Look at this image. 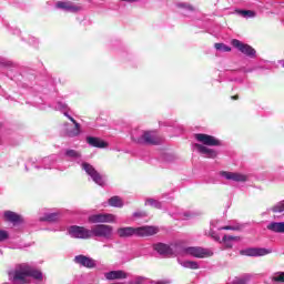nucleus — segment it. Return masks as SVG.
<instances>
[{
  "label": "nucleus",
  "mask_w": 284,
  "mask_h": 284,
  "mask_svg": "<svg viewBox=\"0 0 284 284\" xmlns=\"http://www.w3.org/2000/svg\"><path fill=\"white\" fill-rule=\"evenodd\" d=\"M183 216L184 219H190V213H184Z\"/></svg>",
  "instance_id": "44"
},
{
  "label": "nucleus",
  "mask_w": 284,
  "mask_h": 284,
  "mask_svg": "<svg viewBox=\"0 0 284 284\" xmlns=\"http://www.w3.org/2000/svg\"><path fill=\"white\" fill-rule=\"evenodd\" d=\"M4 219H6V221H8L9 223H12L13 225L21 223V215L17 214L12 211H6Z\"/></svg>",
  "instance_id": "19"
},
{
  "label": "nucleus",
  "mask_w": 284,
  "mask_h": 284,
  "mask_svg": "<svg viewBox=\"0 0 284 284\" xmlns=\"http://www.w3.org/2000/svg\"><path fill=\"white\" fill-rule=\"evenodd\" d=\"M145 281V277L143 276H136L133 280H131L129 283L130 284H143Z\"/></svg>",
  "instance_id": "36"
},
{
  "label": "nucleus",
  "mask_w": 284,
  "mask_h": 284,
  "mask_svg": "<svg viewBox=\"0 0 284 284\" xmlns=\"http://www.w3.org/2000/svg\"><path fill=\"white\" fill-rule=\"evenodd\" d=\"M133 216L134 217L143 216V213L135 212V213H133Z\"/></svg>",
  "instance_id": "41"
},
{
  "label": "nucleus",
  "mask_w": 284,
  "mask_h": 284,
  "mask_svg": "<svg viewBox=\"0 0 284 284\" xmlns=\"http://www.w3.org/2000/svg\"><path fill=\"white\" fill-rule=\"evenodd\" d=\"M195 139L200 143H203L204 145H210V146L221 145V142L216 138L209 134L197 133L195 134Z\"/></svg>",
  "instance_id": "10"
},
{
  "label": "nucleus",
  "mask_w": 284,
  "mask_h": 284,
  "mask_svg": "<svg viewBox=\"0 0 284 284\" xmlns=\"http://www.w3.org/2000/svg\"><path fill=\"white\" fill-rule=\"evenodd\" d=\"M195 148L200 154H203L206 159H216V151L204 146L203 144H195Z\"/></svg>",
  "instance_id": "17"
},
{
  "label": "nucleus",
  "mask_w": 284,
  "mask_h": 284,
  "mask_svg": "<svg viewBox=\"0 0 284 284\" xmlns=\"http://www.w3.org/2000/svg\"><path fill=\"white\" fill-rule=\"evenodd\" d=\"M40 221L54 223L55 221H59V213H45L44 216L40 217Z\"/></svg>",
  "instance_id": "27"
},
{
  "label": "nucleus",
  "mask_w": 284,
  "mask_h": 284,
  "mask_svg": "<svg viewBox=\"0 0 284 284\" xmlns=\"http://www.w3.org/2000/svg\"><path fill=\"white\" fill-rule=\"evenodd\" d=\"M68 232L71 239H92L91 230H88L83 226H70Z\"/></svg>",
  "instance_id": "6"
},
{
  "label": "nucleus",
  "mask_w": 284,
  "mask_h": 284,
  "mask_svg": "<svg viewBox=\"0 0 284 284\" xmlns=\"http://www.w3.org/2000/svg\"><path fill=\"white\" fill-rule=\"evenodd\" d=\"M220 174L223 179H226V181H234L235 183H245V181H247L246 175L236 172L223 171Z\"/></svg>",
  "instance_id": "11"
},
{
  "label": "nucleus",
  "mask_w": 284,
  "mask_h": 284,
  "mask_svg": "<svg viewBox=\"0 0 284 284\" xmlns=\"http://www.w3.org/2000/svg\"><path fill=\"white\" fill-rule=\"evenodd\" d=\"M109 205H111V207H122L123 200H121V197L119 196H112L111 199H109Z\"/></svg>",
  "instance_id": "28"
},
{
  "label": "nucleus",
  "mask_w": 284,
  "mask_h": 284,
  "mask_svg": "<svg viewBox=\"0 0 284 284\" xmlns=\"http://www.w3.org/2000/svg\"><path fill=\"white\" fill-rule=\"evenodd\" d=\"M231 99H232L233 101H236V99H239V95H233V97H231Z\"/></svg>",
  "instance_id": "45"
},
{
  "label": "nucleus",
  "mask_w": 284,
  "mask_h": 284,
  "mask_svg": "<svg viewBox=\"0 0 284 284\" xmlns=\"http://www.w3.org/2000/svg\"><path fill=\"white\" fill-rule=\"evenodd\" d=\"M146 205H151V207H156V210H161L162 204L159 200H154V199H149L146 200Z\"/></svg>",
  "instance_id": "30"
},
{
  "label": "nucleus",
  "mask_w": 284,
  "mask_h": 284,
  "mask_svg": "<svg viewBox=\"0 0 284 284\" xmlns=\"http://www.w3.org/2000/svg\"><path fill=\"white\" fill-rule=\"evenodd\" d=\"M75 263L83 267H89L90 270H92V267H97V262L92 257H88L85 255L75 256Z\"/></svg>",
  "instance_id": "15"
},
{
  "label": "nucleus",
  "mask_w": 284,
  "mask_h": 284,
  "mask_svg": "<svg viewBox=\"0 0 284 284\" xmlns=\"http://www.w3.org/2000/svg\"><path fill=\"white\" fill-rule=\"evenodd\" d=\"M178 8H182L183 10H189V12H194V7L187 3H179Z\"/></svg>",
  "instance_id": "34"
},
{
  "label": "nucleus",
  "mask_w": 284,
  "mask_h": 284,
  "mask_svg": "<svg viewBox=\"0 0 284 284\" xmlns=\"http://www.w3.org/2000/svg\"><path fill=\"white\" fill-rule=\"evenodd\" d=\"M252 283V275L250 274H244L241 275L240 277H235L232 282V284H250Z\"/></svg>",
  "instance_id": "23"
},
{
  "label": "nucleus",
  "mask_w": 284,
  "mask_h": 284,
  "mask_svg": "<svg viewBox=\"0 0 284 284\" xmlns=\"http://www.w3.org/2000/svg\"><path fill=\"white\" fill-rule=\"evenodd\" d=\"M64 156H67V159H70V161H78V163L79 161H81V153L74 150H67Z\"/></svg>",
  "instance_id": "24"
},
{
  "label": "nucleus",
  "mask_w": 284,
  "mask_h": 284,
  "mask_svg": "<svg viewBox=\"0 0 284 284\" xmlns=\"http://www.w3.org/2000/svg\"><path fill=\"white\" fill-rule=\"evenodd\" d=\"M8 231L0 230V243L3 241H8Z\"/></svg>",
  "instance_id": "39"
},
{
  "label": "nucleus",
  "mask_w": 284,
  "mask_h": 284,
  "mask_svg": "<svg viewBox=\"0 0 284 284\" xmlns=\"http://www.w3.org/2000/svg\"><path fill=\"white\" fill-rule=\"evenodd\" d=\"M154 284H170V281H160V282H155Z\"/></svg>",
  "instance_id": "40"
},
{
  "label": "nucleus",
  "mask_w": 284,
  "mask_h": 284,
  "mask_svg": "<svg viewBox=\"0 0 284 284\" xmlns=\"http://www.w3.org/2000/svg\"><path fill=\"white\" fill-rule=\"evenodd\" d=\"M267 230L277 234H284V222H271Z\"/></svg>",
  "instance_id": "21"
},
{
  "label": "nucleus",
  "mask_w": 284,
  "mask_h": 284,
  "mask_svg": "<svg viewBox=\"0 0 284 284\" xmlns=\"http://www.w3.org/2000/svg\"><path fill=\"white\" fill-rule=\"evenodd\" d=\"M106 281H116L122 278H128V273L125 271H110L104 274Z\"/></svg>",
  "instance_id": "18"
},
{
  "label": "nucleus",
  "mask_w": 284,
  "mask_h": 284,
  "mask_svg": "<svg viewBox=\"0 0 284 284\" xmlns=\"http://www.w3.org/2000/svg\"><path fill=\"white\" fill-rule=\"evenodd\" d=\"M153 250L155 252H158V254H160L161 256H173L174 255V251H172V247H170L169 245H166L164 243H158V244L153 245Z\"/></svg>",
  "instance_id": "14"
},
{
  "label": "nucleus",
  "mask_w": 284,
  "mask_h": 284,
  "mask_svg": "<svg viewBox=\"0 0 284 284\" xmlns=\"http://www.w3.org/2000/svg\"><path fill=\"white\" fill-rule=\"evenodd\" d=\"M116 215L111 213H99L89 216V223H114Z\"/></svg>",
  "instance_id": "9"
},
{
  "label": "nucleus",
  "mask_w": 284,
  "mask_h": 284,
  "mask_svg": "<svg viewBox=\"0 0 284 284\" xmlns=\"http://www.w3.org/2000/svg\"><path fill=\"white\" fill-rule=\"evenodd\" d=\"M272 281H274V283H284V272L276 273Z\"/></svg>",
  "instance_id": "32"
},
{
  "label": "nucleus",
  "mask_w": 284,
  "mask_h": 284,
  "mask_svg": "<svg viewBox=\"0 0 284 284\" xmlns=\"http://www.w3.org/2000/svg\"><path fill=\"white\" fill-rule=\"evenodd\" d=\"M2 65H12V62L2 63Z\"/></svg>",
  "instance_id": "46"
},
{
  "label": "nucleus",
  "mask_w": 284,
  "mask_h": 284,
  "mask_svg": "<svg viewBox=\"0 0 284 284\" xmlns=\"http://www.w3.org/2000/svg\"><path fill=\"white\" fill-rule=\"evenodd\" d=\"M272 212H284V201L278 202L273 209Z\"/></svg>",
  "instance_id": "35"
},
{
  "label": "nucleus",
  "mask_w": 284,
  "mask_h": 284,
  "mask_svg": "<svg viewBox=\"0 0 284 284\" xmlns=\"http://www.w3.org/2000/svg\"><path fill=\"white\" fill-rule=\"evenodd\" d=\"M42 162L44 165V170H51L52 165H54V163H57V155H51V156L44 158Z\"/></svg>",
  "instance_id": "25"
},
{
  "label": "nucleus",
  "mask_w": 284,
  "mask_h": 284,
  "mask_svg": "<svg viewBox=\"0 0 284 284\" xmlns=\"http://www.w3.org/2000/svg\"><path fill=\"white\" fill-rule=\"evenodd\" d=\"M232 241H241V237L239 236H232V235H224L222 239V243L229 248L233 247Z\"/></svg>",
  "instance_id": "26"
},
{
  "label": "nucleus",
  "mask_w": 284,
  "mask_h": 284,
  "mask_svg": "<svg viewBox=\"0 0 284 284\" xmlns=\"http://www.w3.org/2000/svg\"><path fill=\"white\" fill-rule=\"evenodd\" d=\"M178 263L186 270H199L200 267L195 261H182L181 258H178Z\"/></svg>",
  "instance_id": "22"
},
{
  "label": "nucleus",
  "mask_w": 284,
  "mask_h": 284,
  "mask_svg": "<svg viewBox=\"0 0 284 284\" xmlns=\"http://www.w3.org/2000/svg\"><path fill=\"white\" fill-rule=\"evenodd\" d=\"M154 234H159V227L156 226L135 227V236H154Z\"/></svg>",
  "instance_id": "12"
},
{
  "label": "nucleus",
  "mask_w": 284,
  "mask_h": 284,
  "mask_svg": "<svg viewBox=\"0 0 284 284\" xmlns=\"http://www.w3.org/2000/svg\"><path fill=\"white\" fill-rule=\"evenodd\" d=\"M239 14H242V17H254V11H252V10H240Z\"/></svg>",
  "instance_id": "37"
},
{
  "label": "nucleus",
  "mask_w": 284,
  "mask_h": 284,
  "mask_svg": "<svg viewBox=\"0 0 284 284\" xmlns=\"http://www.w3.org/2000/svg\"><path fill=\"white\" fill-rule=\"evenodd\" d=\"M132 139L135 143L140 145H158L159 140L156 139V134L152 131H144L141 136H134L132 134Z\"/></svg>",
  "instance_id": "5"
},
{
  "label": "nucleus",
  "mask_w": 284,
  "mask_h": 284,
  "mask_svg": "<svg viewBox=\"0 0 284 284\" xmlns=\"http://www.w3.org/2000/svg\"><path fill=\"white\" fill-rule=\"evenodd\" d=\"M116 234L120 236V239H130V236H136V227H120L116 230Z\"/></svg>",
  "instance_id": "16"
},
{
  "label": "nucleus",
  "mask_w": 284,
  "mask_h": 284,
  "mask_svg": "<svg viewBox=\"0 0 284 284\" xmlns=\"http://www.w3.org/2000/svg\"><path fill=\"white\" fill-rule=\"evenodd\" d=\"M212 237L214 239V241H221V237H219V235H212Z\"/></svg>",
  "instance_id": "42"
},
{
  "label": "nucleus",
  "mask_w": 284,
  "mask_h": 284,
  "mask_svg": "<svg viewBox=\"0 0 284 284\" xmlns=\"http://www.w3.org/2000/svg\"><path fill=\"white\" fill-rule=\"evenodd\" d=\"M123 1H128L129 3H136V1L139 0H123Z\"/></svg>",
  "instance_id": "43"
},
{
  "label": "nucleus",
  "mask_w": 284,
  "mask_h": 284,
  "mask_svg": "<svg viewBox=\"0 0 284 284\" xmlns=\"http://www.w3.org/2000/svg\"><path fill=\"white\" fill-rule=\"evenodd\" d=\"M82 169L87 172L89 176H91L92 181H94L97 185H105V180L101 176V174L94 166L89 163H82Z\"/></svg>",
  "instance_id": "7"
},
{
  "label": "nucleus",
  "mask_w": 284,
  "mask_h": 284,
  "mask_svg": "<svg viewBox=\"0 0 284 284\" xmlns=\"http://www.w3.org/2000/svg\"><path fill=\"white\" fill-rule=\"evenodd\" d=\"M214 48L220 52H232V48L226 45L225 43H215Z\"/></svg>",
  "instance_id": "29"
},
{
  "label": "nucleus",
  "mask_w": 284,
  "mask_h": 284,
  "mask_svg": "<svg viewBox=\"0 0 284 284\" xmlns=\"http://www.w3.org/2000/svg\"><path fill=\"white\" fill-rule=\"evenodd\" d=\"M180 254L181 256H193L194 258H209V256H214V251L201 246H189L182 248Z\"/></svg>",
  "instance_id": "2"
},
{
  "label": "nucleus",
  "mask_w": 284,
  "mask_h": 284,
  "mask_svg": "<svg viewBox=\"0 0 284 284\" xmlns=\"http://www.w3.org/2000/svg\"><path fill=\"white\" fill-rule=\"evenodd\" d=\"M81 10H83V8L81 7V4H74V3H72V2H69L68 12H81Z\"/></svg>",
  "instance_id": "31"
},
{
  "label": "nucleus",
  "mask_w": 284,
  "mask_h": 284,
  "mask_svg": "<svg viewBox=\"0 0 284 284\" xmlns=\"http://www.w3.org/2000/svg\"><path fill=\"white\" fill-rule=\"evenodd\" d=\"M220 230H231V231H233V232H236V231L241 230V226H240V225H234V226H232V225H226V226L220 227Z\"/></svg>",
  "instance_id": "38"
},
{
  "label": "nucleus",
  "mask_w": 284,
  "mask_h": 284,
  "mask_svg": "<svg viewBox=\"0 0 284 284\" xmlns=\"http://www.w3.org/2000/svg\"><path fill=\"white\" fill-rule=\"evenodd\" d=\"M87 143L91 145V148H108V143H105L103 140L94 136H88Z\"/></svg>",
  "instance_id": "20"
},
{
  "label": "nucleus",
  "mask_w": 284,
  "mask_h": 284,
  "mask_svg": "<svg viewBox=\"0 0 284 284\" xmlns=\"http://www.w3.org/2000/svg\"><path fill=\"white\" fill-rule=\"evenodd\" d=\"M30 278L41 281L43 278V273L39 270H34L28 264H20L14 271L9 272V281L13 284H27L30 283Z\"/></svg>",
  "instance_id": "1"
},
{
  "label": "nucleus",
  "mask_w": 284,
  "mask_h": 284,
  "mask_svg": "<svg viewBox=\"0 0 284 284\" xmlns=\"http://www.w3.org/2000/svg\"><path fill=\"white\" fill-rule=\"evenodd\" d=\"M92 236L112 241V236H114V227L106 224H98L91 229V239Z\"/></svg>",
  "instance_id": "3"
},
{
  "label": "nucleus",
  "mask_w": 284,
  "mask_h": 284,
  "mask_svg": "<svg viewBox=\"0 0 284 284\" xmlns=\"http://www.w3.org/2000/svg\"><path fill=\"white\" fill-rule=\"evenodd\" d=\"M231 44L233 45V48H236V50H239L240 52H242V54H245L246 57H256V50L250 44H245L237 39H233L231 41Z\"/></svg>",
  "instance_id": "8"
},
{
  "label": "nucleus",
  "mask_w": 284,
  "mask_h": 284,
  "mask_svg": "<svg viewBox=\"0 0 284 284\" xmlns=\"http://www.w3.org/2000/svg\"><path fill=\"white\" fill-rule=\"evenodd\" d=\"M55 110H59L60 112H62V114H64V116H67V119H69V121L72 122L73 125H75V129L73 131H70L68 135L79 136V134L81 133V124H79V122H77V120H74L72 115L68 114V112L70 111V109L68 108V104L63 102H58L55 105Z\"/></svg>",
  "instance_id": "4"
},
{
  "label": "nucleus",
  "mask_w": 284,
  "mask_h": 284,
  "mask_svg": "<svg viewBox=\"0 0 284 284\" xmlns=\"http://www.w3.org/2000/svg\"><path fill=\"white\" fill-rule=\"evenodd\" d=\"M272 251L267 250V248H245L243 251H241V254H243L244 256H267V254H271Z\"/></svg>",
  "instance_id": "13"
},
{
  "label": "nucleus",
  "mask_w": 284,
  "mask_h": 284,
  "mask_svg": "<svg viewBox=\"0 0 284 284\" xmlns=\"http://www.w3.org/2000/svg\"><path fill=\"white\" fill-rule=\"evenodd\" d=\"M70 6V2H64V1H58L55 4V8L59 10H68Z\"/></svg>",
  "instance_id": "33"
}]
</instances>
